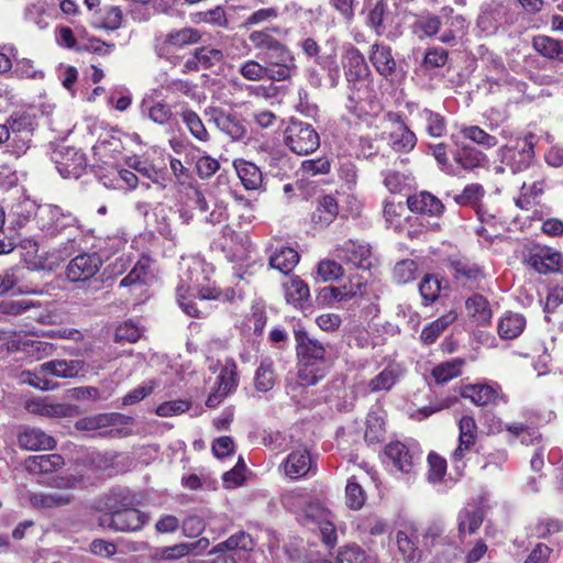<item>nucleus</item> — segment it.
I'll use <instances>...</instances> for the list:
<instances>
[{"mask_svg": "<svg viewBox=\"0 0 563 563\" xmlns=\"http://www.w3.org/2000/svg\"><path fill=\"white\" fill-rule=\"evenodd\" d=\"M278 31V27L272 29ZM249 41L256 51V58L263 62L268 80L288 81L297 73L296 58L289 47L274 37L271 30L253 31Z\"/></svg>", "mask_w": 563, "mask_h": 563, "instance_id": "1", "label": "nucleus"}, {"mask_svg": "<svg viewBox=\"0 0 563 563\" xmlns=\"http://www.w3.org/2000/svg\"><path fill=\"white\" fill-rule=\"evenodd\" d=\"M35 220L40 230L52 236H57L68 231L69 235H73V240H75L76 233L81 231L77 217L57 205L44 203L37 206Z\"/></svg>", "mask_w": 563, "mask_h": 563, "instance_id": "2", "label": "nucleus"}, {"mask_svg": "<svg viewBox=\"0 0 563 563\" xmlns=\"http://www.w3.org/2000/svg\"><path fill=\"white\" fill-rule=\"evenodd\" d=\"M297 355L303 368L299 371V378L303 385H316L322 375L311 374L309 366L322 362L325 356L324 345L317 339L311 338L307 331L298 329L295 331Z\"/></svg>", "mask_w": 563, "mask_h": 563, "instance_id": "3", "label": "nucleus"}, {"mask_svg": "<svg viewBox=\"0 0 563 563\" xmlns=\"http://www.w3.org/2000/svg\"><path fill=\"white\" fill-rule=\"evenodd\" d=\"M386 140L388 146L397 153H409L417 144L416 134L408 128L399 113L389 111L382 120V132L376 134Z\"/></svg>", "mask_w": 563, "mask_h": 563, "instance_id": "4", "label": "nucleus"}, {"mask_svg": "<svg viewBox=\"0 0 563 563\" xmlns=\"http://www.w3.org/2000/svg\"><path fill=\"white\" fill-rule=\"evenodd\" d=\"M284 143L297 155H309L320 146V137L311 124L290 119L284 130Z\"/></svg>", "mask_w": 563, "mask_h": 563, "instance_id": "5", "label": "nucleus"}, {"mask_svg": "<svg viewBox=\"0 0 563 563\" xmlns=\"http://www.w3.org/2000/svg\"><path fill=\"white\" fill-rule=\"evenodd\" d=\"M85 363L81 360H52L41 364L37 374H34L35 380L30 384L43 390L53 388V384L47 379H41L38 375H52L58 378H74L84 372Z\"/></svg>", "mask_w": 563, "mask_h": 563, "instance_id": "6", "label": "nucleus"}, {"mask_svg": "<svg viewBox=\"0 0 563 563\" xmlns=\"http://www.w3.org/2000/svg\"><path fill=\"white\" fill-rule=\"evenodd\" d=\"M150 521V516L134 507L115 510L113 514H104L100 517V525L115 532H136L143 529Z\"/></svg>", "mask_w": 563, "mask_h": 563, "instance_id": "7", "label": "nucleus"}, {"mask_svg": "<svg viewBox=\"0 0 563 563\" xmlns=\"http://www.w3.org/2000/svg\"><path fill=\"white\" fill-rule=\"evenodd\" d=\"M209 122L232 141H243L247 136L245 121L238 113L228 112L221 108L211 107L206 110Z\"/></svg>", "mask_w": 563, "mask_h": 563, "instance_id": "8", "label": "nucleus"}, {"mask_svg": "<svg viewBox=\"0 0 563 563\" xmlns=\"http://www.w3.org/2000/svg\"><path fill=\"white\" fill-rule=\"evenodd\" d=\"M57 172L63 178H79L86 169L85 155L75 147L62 146L52 155Z\"/></svg>", "mask_w": 563, "mask_h": 563, "instance_id": "9", "label": "nucleus"}, {"mask_svg": "<svg viewBox=\"0 0 563 563\" xmlns=\"http://www.w3.org/2000/svg\"><path fill=\"white\" fill-rule=\"evenodd\" d=\"M534 136L529 135L516 142V145H506L501 148L503 162L518 173L527 169L534 158Z\"/></svg>", "mask_w": 563, "mask_h": 563, "instance_id": "10", "label": "nucleus"}, {"mask_svg": "<svg viewBox=\"0 0 563 563\" xmlns=\"http://www.w3.org/2000/svg\"><path fill=\"white\" fill-rule=\"evenodd\" d=\"M334 255L340 261L355 268L367 271L373 266L371 246L355 240H349L342 245H338L334 250Z\"/></svg>", "mask_w": 563, "mask_h": 563, "instance_id": "11", "label": "nucleus"}, {"mask_svg": "<svg viewBox=\"0 0 563 563\" xmlns=\"http://www.w3.org/2000/svg\"><path fill=\"white\" fill-rule=\"evenodd\" d=\"M252 538L245 532H238L216 545L209 553L211 556L203 563H238L235 550H251Z\"/></svg>", "mask_w": 563, "mask_h": 563, "instance_id": "12", "label": "nucleus"}, {"mask_svg": "<svg viewBox=\"0 0 563 563\" xmlns=\"http://www.w3.org/2000/svg\"><path fill=\"white\" fill-rule=\"evenodd\" d=\"M26 269L23 266H11L0 273V296L10 291L16 295H38L42 290L37 285L24 283Z\"/></svg>", "mask_w": 563, "mask_h": 563, "instance_id": "13", "label": "nucleus"}, {"mask_svg": "<svg viewBox=\"0 0 563 563\" xmlns=\"http://www.w3.org/2000/svg\"><path fill=\"white\" fill-rule=\"evenodd\" d=\"M102 260L97 253H82L74 257L66 267V277L71 283L86 282L100 269Z\"/></svg>", "mask_w": 563, "mask_h": 563, "instance_id": "14", "label": "nucleus"}, {"mask_svg": "<svg viewBox=\"0 0 563 563\" xmlns=\"http://www.w3.org/2000/svg\"><path fill=\"white\" fill-rule=\"evenodd\" d=\"M368 57L375 70L386 80L394 81L402 76L390 46L375 43L371 46Z\"/></svg>", "mask_w": 563, "mask_h": 563, "instance_id": "15", "label": "nucleus"}, {"mask_svg": "<svg viewBox=\"0 0 563 563\" xmlns=\"http://www.w3.org/2000/svg\"><path fill=\"white\" fill-rule=\"evenodd\" d=\"M420 534L413 525H406L397 530L395 540L402 559L408 563H419L423 556V550L418 545Z\"/></svg>", "mask_w": 563, "mask_h": 563, "instance_id": "16", "label": "nucleus"}, {"mask_svg": "<svg viewBox=\"0 0 563 563\" xmlns=\"http://www.w3.org/2000/svg\"><path fill=\"white\" fill-rule=\"evenodd\" d=\"M224 54L221 49L212 46L195 48L186 58L183 73L188 74L201 69H210L223 62Z\"/></svg>", "mask_w": 563, "mask_h": 563, "instance_id": "17", "label": "nucleus"}, {"mask_svg": "<svg viewBox=\"0 0 563 563\" xmlns=\"http://www.w3.org/2000/svg\"><path fill=\"white\" fill-rule=\"evenodd\" d=\"M201 33L194 27H183L168 32L161 43L155 45V52L159 57H165L172 48L179 49L200 41Z\"/></svg>", "mask_w": 563, "mask_h": 563, "instance_id": "18", "label": "nucleus"}, {"mask_svg": "<svg viewBox=\"0 0 563 563\" xmlns=\"http://www.w3.org/2000/svg\"><path fill=\"white\" fill-rule=\"evenodd\" d=\"M238 386V371L236 364L233 360H227L220 375L218 377V388L214 393L210 394L206 406L209 408L217 407L222 400L233 393Z\"/></svg>", "mask_w": 563, "mask_h": 563, "instance_id": "19", "label": "nucleus"}, {"mask_svg": "<svg viewBox=\"0 0 563 563\" xmlns=\"http://www.w3.org/2000/svg\"><path fill=\"white\" fill-rule=\"evenodd\" d=\"M386 460L391 465L402 472L411 473L416 464L420 461V454L416 451H411L406 444L395 441L390 442L384 451Z\"/></svg>", "mask_w": 563, "mask_h": 563, "instance_id": "20", "label": "nucleus"}, {"mask_svg": "<svg viewBox=\"0 0 563 563\" xmlns=\"http://www.w3.org/2000/svg\"><path fill=\"white\" fill-rule=\"evenodd\" d=\"M461 396L470 399L476 406H487L496 402L497 399L504 404L508 398L501 394V388L498 384H473L466 385L462 388Z\"/></svg>", "mask_w": 563, "mask_h": 563, "instance_id": "21", "label": "nucleus"}, {"mask_svg": "<svg viewBox=\"0 0 563 563\" xmlns=\"http://www.w3.org/2000/svg\"><path fill=\"white\" fill-rule=\"evenodd\" d=\"M406 368L397 362L388 363L376 376L367 382L371 393H387L405 376Z\"/></svg>", "mask_w": 563, "mask_h": 563, "instance_id": "22", "label": "nucleus"}, {"mask_svg": "<svg viewBox=\"0 0 563 563\" xmlns=\"http://www.w3.org/2000/svg\"><path fill=\"white\" fill-rule=\"evenodd\" d=\"M561 254L550 247L534 246L530 250L527 263L540 274L553 273L560 269Z\"/></svg>", "mask_w": 563, "mask_h": 563, "instance_id": "23", "label": "nucleus"}, {"mask_svg": "<svg viewBox=\"0 0 563 563\" xmlns=\"http://www.w3.org/2000/svg\"><path fill=\"white\" fill-rule=\"evenodd\" d=\"M341 63L346 80L368 79L371 76V70L364 55L354 46L345 49Z\"/></svg>", "mask_w": 563, "mask_h": 563, "instance_id": "24", "label": "nucleus"}, {"mask_svg": "<svg viewBox=\"0 0 563 563\" xmlns=\"http://www.w3.org/2000/svg\"><path fill=\"white\" fill-rule=\"evenodd\" d=\"M18 444L26 451L53 450L55 439L35 427H23L18 434Z\"/></svg>", "mask_w": 563, "mask_h": 563, "instance_id": "25", "label": "nucleus"}, {"mask_svg": "<svg viewBox=\"0 0 563 563\" xmlns=\"http://www.w3.org/2000/svg\"><path fill=\"white\" fill-rule=\"evenodd\" d=\"M450 267L454 278L470 288L475 287L483 278L482 268L474 262L466 258H457L451 261Z\"/></svg>", "mask_w": 563, "mask_h": 563, "instance_id": "26", "label": "nucleus"}, {"mask_svg": "<svg viewBox=\"0 0 563 563\" xmlns=\"http://www.w3.org/2000/svg\"><path fill=\"white\" fill-rule=\"evenodd\" d=\"M508 12L509 5L507 1L489 0L482 4L477 23L483 30H489L495 27L497 23L505 21Z\"/></svg>", "mask_w": 563, "mask_h": 563, "instance_id": "27", "label": "nucleus"}, {"mask_svg": "<svg viewBox=\"0 0 563 563\" xmlns=\"http://www.w3.org/2000/svg\"><path fill=\"white\" fill-rule=\"evenodd\" d=\"M407 208L412 212L440 216L444 210V206L439 198L428 191L411 195L407 198Z\"/></svg>", "mask_w": 563, "mask_h": 563, "instance_id": "28", "label": "nucleus"}, {"mask_svg": "<svg viewBox=\"0 0 563 563\" xmlns=\"http://www.w3.org/2000/svg\"><path fill=\"white\" fill-rule=\"evenodd\" d=\"M526 324L523 314L506 311L498 320L497 332L501 340H514L523 332Z\"/></svg>", "mask_w": 563, "mask_h": 563, "instance_id": "29", "label": "nucleus"}, {"mask_svg": "<svg viewBox=\"0 0 563 563\" xmlns=\"http://www.w3.org/2000/svg\"><path fill=\"white\" fill-rule=\"evenodd\" d=\"M73 496L66 492L31 493L29 501L35 509H54L67 506L71 503Z\"/></svg>", "mask_w": 563, "mask_h": 563, "instance_id": "30", "label": "nucleus"}, {"mask_svg": "<svg viewBox=\"0 0 563 563\" xmlns=\"http://www.w3.org/2000/svg\"><path fill=\"white\" fill-rule=\"evenodd\" d=\"M25 468L32 474H48L59 470L64 465L60 454H45L29 456L25 460Z\"/></svg>", "mask_w": 563, "mask_h": 563, "instance_id": "31", "label": "nucleus"}, {"mask_svg": "<svg viewBox=\"0 0 563 563\" xmlns=\"http://www.w3.org/2000/svg\"><path fill=\"white\" fill-rule=\"evenodd\" d=\"M234 167L246 190H256L261 187L263 183V174L254 163L244 159H236L234 162Z\"/></svg>", "mask_w": 563, "mask_h": 563, "instance_id": "32", "label": "nucleus"}, {"mask_svg": "<svg viewBox=\"0 0 563 563\" xmlns=\"http://www.w3.org/2000/svg\"><path fill=\"white\" fill-rule=\"evenodd\" d=\"M457 520L461 536L465 533L473 534L483 523L484 510L479 506L468 505L460 511Z\"/></svg>", "mask_w": 563, "mask_h": 563, "instance_id": "33", "label": "nucleus"}, {"mask_svg": "<svg viewBox=\"0 0 563 563\" xmlns=\"http://www.w3.org/2000/svg\"><path fill=\"white\" fill-rule=\"evenodd\" d=\"M339 207L335 199L331 196H324L318 201L316 210L311 214V221L319 228H325L336 218Z\"/></svg>", "mask_w": 563, "mask_h": 563, "instance_id": "34", "label": "nucleus"}, {"mask_svg": "<svg viewBox=\"0 0 563 563\" xmlns=\"http://www.w3.org/2000/svg\"><path fill=\"white\" fill-rule=\"evenodd\" d=\"M310 465L311 459L308 451L291 452L284 463L285 474L292 479L300 478L308 473Z\"/></svg>", "mask_w": 563, "mask_h": 563, "instance_id": "35", "label": "nucleus"}, {"mask_svg": "<svg viewBox=\"0 0 563 563\" xmlns=\"http://www.w3.org/2000/svg\"><path fill=\"white\" fill-rule=\"evenodd\" d=\"M150 260L141 258L130 271V273L121 279L120 287H129L131 291L142 290L150 278Z\"/></svg>", "mask_w": 563, "mask_h": 563, "instance_id": "36", "label": "nucleus"}, {"mask_svg": "<svg viewBox=\"0 0 563 563\" xmlns=\"http://www.w3.org/2000/svg\"><path fill=\"white\" fill-rule=\"evenodd\" d=\"M25 409L32 415L59 418L67 416L69 408L62 404H53L42 398L30 399L25 404Z\"/></svg>", "mask_w": 563, "mask_h": 563, "instance_id": "37", "label": "nucleus"}, {"mask_svg": "<svg viewBox=\"0 0 563 563\" xmlns=\"http://www.w3.org/2000/svg\"><path fill=\"white\" fill-rule=\"evenodd\" d=\"M465 307L477 324L488 325L490 323L492 310L488 300L484 296L474 294L466 300Z\"/></svg>", "mask_w": 563, "mask_h": 563, "instance_id": "38", "label": "nucleus"}, {"mask_svg": "<svg viewBox=\"0 0 563 563\" xmlns=\"http://www.w3.org/2000/svg\"><path fill=\"white\" fill-rule=\"evenodd\" d=\"M299 262V254L296 250L283 246L276 250L269 257V267L284 274L291 272Z\"/></svg>", "mask_w": 563, "mask_h": 563, "instance_id": "39", "label": "nucleus"}, {"mask_svg": "<svg viewBox=\"0 0 563 563\" xmlns=\"http://www.w3.org/2000/svg\"><path fill=\"white\" fill-rule=\"evenodd\" d=\"M135 503V495L130 489L122 487L113 488L106 496L107 514L134 507Z\"/></svg>", "mask_w": 563, "mask_h": 563, "instance_id": "40", "label": "nucleus"}, {"mask_svg": "<svg viewBox=\"0 0 563 563\" xmlns=\"http://www.w3.org/2000/svg\"><path fill=\"white\" fill-rule=\"evenodd\" d=\"M455 319L456 313L450 311L429 323L420 333L421 342L426 345L433 344L443 331L455 321Z\"/></svg>", "mask_w": 563, "mask_h": 563, "instance_id": "41", "label": "nucleus"}, {"mask_svg": "<svg viewBox=\"0 0 563 563\" xmlns=\"http://www.w3.org/2000/svg\"><path fill=\"white\" fill-rule=\"evenodd\" d=\"M418 119L430 136L441 137L445 134L446 120L440 113L426 108L418 112Z\"/></svg>", "mask_w": 563, "mask_h": 563, "instance_id": "42", "label": "nucleus"}, {"mask_svg": "<svg viewBox=\"0 0 563 563\" xmlns=\"http://www.w3.org/2000/svg\"><path fill=\"white\" fill-rule=\"evenodd\" d=\"M454 161L462 169L472 172L484 165L486 156L472 146H462L454 154Z\"/></svg>", "mask_w": 563, "mask_h": 563, "instance_id": "43", "label": "nucleus"}, {"mask_svg": "<svg viewBox=\"0 0 563 563\" xmlns=\"http://www.w3.org/2000/svg\"><path fill=\"white\" fill-rule=\"evenodd\" d=\"M13 62H12V75L18 78H31V79H43L44 71L35 67L32 59L25 57H19L18 51L11 48Z\"/></svg>", "mask_w": 563, "mask_h": 563, "instance_id": "44", "label": "nucleus"}, {"mask_svg": "<svg viewBox=\"0 0 563 563\" xmlns=\"http://www.w3.org/2000/svg\"><path fill=\"white\" fill-rule=\"evenodd\" d=\"M310 296L308 285L299 277H291L288 283L285 284V297L288 303L296 307L302 306Z\"/></svg>", "mask_w": 563, "mask_h": 563, "instance_id": "45", "label": "nucleus"}, {"mask_svg": "<svg viewBox=\"0 0 563 563\" xmlns=\"http://www.w3.org/2000/svg\"><path fill=\"white\" fill-rule=\"evenodd\" d=\"M276 382L273 362L271 360H263L255 372L254 386L257 391H269Z\"/></svg>", "mask_w": 563, "mask_h": 563, "instance_id": "46", "label": "nucleus"}, {"mask_svg": "<svg viewBox=\"0 0 563 563\" xmlns=\"http://www.w3.org/2000/svg\"><path fill=\"white\" fill-rule=\"evenodd\" d=\"M532 46L540 55L562 62V41L545 35H538L533 37Z\"/></svg>", "mask_w": 563, "mask_h": 563, "instance_id": "47", "label": "nucleus"}, {"mask_svg": "<svg viewBox=\"0 0 563 563\" xmlns=\"http://www.w3.org/2000/svg\"><path fill=\"white\" fill-rule=\"evenodd\" d=\"M386 429L383 417L377 412H369L366 417L364 439L368 444H376L385 439Z\"/></svg>", "mask_w": 563, "mask_h": 563, "instance_id": "48", "label": "nucleus"}, {"mask_svg": "<svg viewBox=\"0 0 563 563\" xmlns=\"http://www.w3.org/2000/svg\"><path fill=\"white\" fill-rule=\"evenodd\" d=\"M190 554V548L186 543H178L170 547L155 548L151 559L155 563H166L177 561Z\"/></svg>", "mask_w": 563, "mask_h": 563, "instance_id": "49", "label": "nucleus"}, {"mask_svg": "<svg viewBox=\"0 0 563 563\" xmlns=\"http://www.w3.org/2000/svg\"><path fill=\"white\" fill-rule=\"evenodd\" d=\"M331 511L319 500L308 503L302 509L300 521L305 526L310 523H320L328 518H332Z\"/></svg>", "mask_w": 563, "mask_h": 563, "instance_id": "50", "label": "nucleus"}, {"mask_svg": "<svg viewBox=\"0 0 563 563\" xmlns=\"http://www.w3.org/2000/svg\"><path fill=\"white\" fill-rule=\"evenodd\" d=\"M180 118L194 137L201 142H207L209 140V133L202 120L195 111L188 108L184 109L180 112Z\"/></svg>", "mask_w": 563, "mask_h": 563, "instance_id": "51", "label": "nucleus"}, {"mask_svg": "<svg viewBox=\"0 0 563 563\" xmlns=\"http://www.w3.org/2000/svg\"><path fill=\"white\" fill-rule=\"evenodd\" d=\"M463 364L464 362L461 358L441 363L432 369V377L438 384L448 383L461 375Z\"/></svg>", "mask_w": 563, "mask_h": 563, "instance_id": "52", "label": "nucleus"}, {"mask_svg": "<svg viewBox=\"0 0 563 563\" xmlns=\"http://www.w3.org/2000/svg\"><path fill=\"white\" fill-rule=\"evenodd\" d=\"M388 13V1L377 0L368 10L366 24L372 27L377 35L384 31V20Z\"/></svg>", "mask_w": 563, "mask_h": 563, "instance_id": "53", "label": "nucleus"}, {"mask_svg": "<svg viewBox=\"0 0 563 563\" xmlns=\"http://www.w3.org/2000/svg\"><path fill=\"white\" fill-rule=\"evenodd\" d=\"M239 74L246 80L262 81L268 80V75L263 62L257 59H247L240 64Z\"/></svg>", "mask_w": 563, "mask_h": 563, "instance_id": "54", "label": "nucleus"}, {"mask_svg": "<svg viewBox=\"0 0 563 563\" xmlns=\"http://www.w3.org/2000/svg\"><path fill=\"white\" fill-rule=\"evenodd\" d=\"M336 563H373V559L361 547L350 544L339 551Z\"/></svg>", "mask_w": 563, "mask_h": 563, "instance_id": "55", "label": "nucleus"}, {"mask_svg": "<svg viewBox=\"0 0 563 563\" xmlns=\"http://www.w3.org/2000/svg\"><path fill=\"white\" fill-rule=\"evenodd\" d=\"M100 21L98 26L114 31L118 30L123 21V13L119 7L115 5H104L100 10Z\"/></svg>", "mask_w": 563, "mask_h": 563, "instance_id": "56", "label": "nucleus"}, {"mask_svg": "<svg viewBox=\"0 0 563 563\" xmlns=\"http://www.w3.org/2000/svg\"><path fill=\"white\" fill-rule=\"evenodd\" d=\"M418 264L413 260L398 262L393 271L394 280L398 284H407L416 279Z\"/></svg>", "mask_w": 563, "mask_h": 563, "instance_id": "57", "label": "nucleus"}, {"mask_svg": "<svg viewBox=\"0 0 563 563\" xmlns=\"http://www.w3.org/2000/svg\"><path fill=\"white\" fill-rule=\"evenodd\" d=\"M346 81L349 89V103L346 107L351 112L355 113L358 102L365 98L368 79H351Z\"/></svg>", "mask_w": 563, "mask_h": 563, "instance_id": "58", "label": "nucleus"}, {"mask_svg": "<svg viewBox=\"0 0 563 563\" xmlns=\"http://www.w3.org/2000/svg\"><path fill=\"white\" fill-rule=\"evenodd\" d=\"M441 287V280L435 275H426L419 284V291L424 302H434L440 296Z\"/></svg>", "mask_w": 563, "mask_h": 563, "instance_id": "59", "label": "nucleus"}, {"mask_svg": "<svg viewBox=\"0 0 563 563\" xmlns=\"http://www.w3.org/2000/svg\"><path fill=\"white\" fill-rule=\"evenodd\" d=\"M462 134L472 142L479 144L486 148H492L497 145V139L494 135L486 133L477 125H471L462 129Z\"/></svg>", "mask_w": 563, "mask_h": 563, "instance_id": "60", "label": "nucleus"}, {"mask_svg": "<svg viewBox=\"0 0 563 563\" xmlns=\"http://www.w3.org/2000/svg\"><path fill=\"white\" fill-rule=\"evenodd\" d=\"M485 190L479 184L467 185L464 190L454 197L460 206H475L484 196Z\"/></svg>", "mask_w": 563, "mask_h": 563, "instance_id": "61", "label": "nucleus"}, {"mask_svg": "<svg viewBox=\"0 0 563 563\" xmlns=\"http://www.w3.org/2000/svg\"><path fill=\"white\" fill-rule=\"evenodd\" d=\"M8 130H10V136L12 134H27L32 133V119L27 114H12L5 121Z\"/></svg>", "mask_w": 563, "mask_h": 563, "instance_id": "62", "label": "nucleus"}, {"mask_svg": "<svg viewBox=\"0 0 563 563\" xmlns=\"http://www.w3.org/2000/svg\"><path fill=\"white\" fill-rule=\"evenodd\" d=\"M442 21L438 15L427 14L421 15L415 22L413 27L416 31H421L426 36H434L441 29Z\"/></svg>", "mask_w": 563, "mask_h": 563, "instance_id": "63", "label": "nucleus"}, {"mask_svg": "<svg viewBox=\"0 0 563 563\" xmlns=\"http://www.w3.org/2000/svg\"><path fill=\"white\" fill-rule=\"evenodd\" d=\"M406 211L402 202H395L387 200L384 206V217L389 227L399 229L401 224V217Z\"/></svg>", "mask_w": 563, "mask_h": 563, "instance_id": "64", "label": "nucleus"}]
</instances>
